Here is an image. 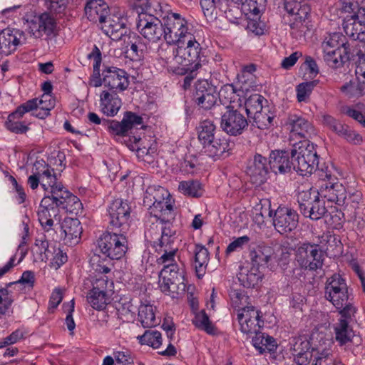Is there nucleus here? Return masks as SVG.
Segmentation results:
<instances>
[{
  "mask_svg": "<svg viewBox=\"0 0 365 365\" xmlns=\"http://www.w3.org/2000/svg\"><path fill=\"white\" fill-rule=\"evenodd\" d=\"M282 252L283 249L277 244H261L250 250V258L253 267L259 269L267 267L269 262H277L279 253Z\"/></svg>",
  "mask_w": 365,
  "mask_h": 365,
  "instance_id": "9d476101",
  "label": "nucleus"
},
{
  "mask_svg": "<svg viewBox=\"0 0 365 365\" xmlns=\"http://www.w3.org/2000/svg\"><path fill=\"white\" fill-rule=\"evenodd\" d=\"M137 27L145 38L153 43L158 41L165 36L163 21L153 15L140 16Z\"/></svg>",
  "mask_w": 365,
  "mask_h": 365,
  "instance_id": "f8f14e48",
  "label": "nucleus"
},
{
  "mask_svg": "<svg viewBox=\"0 0 365 365\" xmlns=\"http://www.w3.org/2000/svg\"><path fill=\"white\" fill-rule=\"evenodd\" d=\"M345 199L344 204L339 205V206H344V209H349L351 211L352 210H356L358 207V205L361 200V193L360 192H354L353 193H349V195L346 194V191L345 190Z\"/></svg>",
  "mask_w": 365,
  "mask_h": 365,
  "instance_id": "680f3d73",
  "label": "nucleus"
},
{
  "mask_svg": "<svg viewBox=\"0 0 365 365\" xmlns=\"http://www.w3.org/2000/svg\"><path fill=\"white\" fill-rule=\"evenodd\" d=\"M110 222L108 229L112 231L127 232L129 230L130 207L126 202L116 199L108 208Z\"/></svg>",
  "mask_w": 365,
  "mask_h": 365,
  "instance_id": "1a4fd4ad",
  "label": "nucleus"
},
{
  "mask_svg": "<svg viewBox=\"0 0 365 365\" xmlns=\"http://www.w3.org/2000/svg\"><path fill=\"white\" fill-rule=\"evenodd\" d=\"M178 190L183 195L193 197H199L202 195L201 184L196 180L180 182Z\"/></svg>",
  "mask_w": 365,
  "mask_h": 365,
  "instance_id": "a18cd8bd",
  "label": "nucleus"
},
{
  "mask_svg": "<svg viewBox=\"0 0 365 365\" xmlns=\"http://www.w3.org/2000/svg\"><path fill=\"white\" fill-rule=\"evenodd\" d=\"M319 195L329 202H335L336 205H344L345 199V187L339 182H325L321 185Z\"/></svg>",
  "mask_w": 365,
  "mask_h": 365,
  "instance_id": "b1692460",
  "label": "nucleus"
},
{
  "mask_svg": "<svg viewBox=\"0 0 365 365\" xmlns=\"http://www.w3.org/2000/svg\"><path fill=\"white\" fill-rule=\"evenodd\" d=\"M36 106L34 101H27L26 103L20 105L15 111L9 115L6 121V128L11 133L16 134H24L29 130V127L25 122L19 121L23 115L29 113Z\"/></svg>",
  "mask_w": 365,
  "mask_h": 365,
  "instance_id": "aec40b11",
  "label": "nucleus"
},
{
  "mask_svg": "<svg viewBox=\"0 0 365 365\" xmlns=\"http://www.w3.org/2000/svg\"><path fill=\"white\" fill-rule=\"evenodd\" d=\"M324 122L332 131L341 138L349 128L348 125L343 124L330 115L324 116Z\"/></svg>",
  "mask_w": 365,
  "mask_h": 365,
  "instance_id": "13d9d810",
  "label": "nucleus"
},
{
  "mask_svg": "<svg viewBox=\"0 0 365 365\" xmlns=\"http://www.w3.org/2000/svg\"><path fill=\"white\" fill-rule=\"evenodd\" d=\"M284 8L292 17L290 20V28L298 31L301 35H305L310 29L307 20L311 8L307 0H284Z\"/></svg>",
  "mask_w": 365,
  "mask_h": 365,
  "instance_id": "39448f33",
  "label": "nucleus"
},
{
  "mask_svg": "<svg viewBox=\"0 0 365 365\" xmlns=\"http://www.w3.org/2000/svg\"><path fill=\"white\" fill-rule=\"evenodd\" d=\"M230 296L234 306L239 308L238 310L242 309L240 306L244 305L248 299V297L243 292L237 289L232 291Z\"/></svg>",
  "mask_w": 365,
  "mask_h": 365,
  "instance_id": "69168bd1",
  "label": "nucleus"
},
{
  "mask_svg": "<svg viewBox=\"0 0 365 365\" xmlns=\"http://www.w3.org/2000/svg\"><path fill=\"white\" fill-rule=\"evenodd\" d=\"M345 34L354 40L365 41V24L351 15L346 16L343 22Z\"/></svg>",
  "mask_w": 365,
  "mask_h": 365,
  "instance_id": "7c9ffc66",
  "label": "nucleus"
},
{
  "mask_svg": "<svg viewBox=\"0 0 365 365\" xmlns=\"http://www.w3.org/2000/svg\"><path fill=\"white\" fill-rule=\"evenodd\" d=\"M127 232L118 231H107L98 240V246L101 252L112 259L122 258L128 250Z\"/></svg>",
  "mask_w": 365,
  "mask_h": 365,
  "instance_id": "7ed1b4c3",
  "label": "nucleus"
},
{
  "mask_svg": "<svg viewBox=\"0 0 365 365\" xmlns=\"http://www.w3.org/2000/svg\"><path fill=\"white\" fill-rule=\"evenodd\" d=\"M194 267L199 278L204 276L209 262V252L202 245H196L194 250Z\"/></svg>",
  "mask_w": 365,
  "mask_h": 365,
  "instance_id": "c9c22d12",
  "label": "nucleus"
},
{
  "mask_svg": "<svg viewBox=\"0 0 365 365\" xmlns=\"http://www.w3.org/2000/svg\"><path fill=\"white\" fill-rule=\"evenodd\" d=\"M250 118H252L255 125L259 129L267 128L272 123L273 118L267 115V113L263 111H259L257 114L253 115Z\"/></svg>",
  "mask_w": 365,
  "mask_h": 365,
  "instance_id": "bf43d9fd",
  "label": "nucleus"
},
{
  "mask_svg": "<svg viewBox=\"0 0 365 365\" xmlns=\"http://www.w3.org/2000/svg\"><path fill=\"white\" fill-rule=\"evenodd\" d=\"M34 168L36 170L40 171L41 179L46 178V180H50L48 185H51V183H54L55 180H56L54 170L51 169L48 165L46 164L44 161H36L34 163Z\"/></svg>",
  "mask_w": 365,
  "mask_h": 365,
  "instance_id": "4d7b16f0",
  "label": "nucleus"
},
{
  "mask_svg": "<svg viewBox=\"0 0 365 365\" xmlns=\"http://www.w3.org/2000/svg\"><path fill=\"white\" fill-rule=\"evenodd\" d=\"M192 323L196 327L205 331L208 334L213 333V327L205 310H202L195 314Z\"/></svg>",
  "mask_w": 365,
  "mask_h": 365,
  "instance_id": "5fc2aeb1",
  "label": "nucleus"
},
{
  "mask_svg": "<svg viewBox=\"0 0 365 365\" xmlns=\"http://www.w3.org/2000/svg\"><path fill=\"white\" fill-rule=\"evenodd\" d=\"M113 354L118 364L122 365H133V358L128 350L115 351Z\"/></svg>",
  "mask_w": 365,
  "mask_h": 365,
  "instance_id": "338daca9",
  "label": "nucleus"
},
{
  "mask_svg": "<svg viewBox=\"0 0 365 365\" xmlns=\"http://www.w3.org/2000/svg\"><path fill=\"white\" fill-rule=\"evenodd\" d=\"M323 53H329L343 52L344 48L351 51V43L346 41V37L341 33L335 32L326 36L321 45Z\"/></svg>",
  "mask_w": 365,
  "mask_h": 365,
  "instance_id": "393cba45",
  "label": "nucleus"
},
{
  "mask_svg": "<svg viewBox=\"0 0 365 365\" xmlns=\"http://www.w3.org/2000/svg\"><path fill=\"white\" fill-rule=\"evenodd\" d=\"M252 87L251 85H242L237 83L236 86L233 84L224 85L218 93L219 98L224 99L230 103L235 102V97L240 96V94L237 93L247 92L250 88Z\"/></svg>",
  "mask_w": 365,
  "mask_h": 365,
  "instance_id": "e433bc0d",
  "label": "nucleus"
},
{
  "mask_svg": "<svg viewBox=\"0 0 365 365\" xmlns=\"http://www.w3.org/2000/svg\"><path fill=\"white\" fill-rule=\"evenodd\" d=\"M317 83V81H312L299 83L296 88L297 101L307 103Z\"/></svg>",
  "mask_w": 365,
  "mask_h": 365,
  "instance_id": "09e8293b",
  "label": "nucleus"
},
{
  "mask_svg": "<svg viewBox=\"0 0 365 365\" xmlns=\"http://www.w3.org/2000/svg\"><path fill=\"white\" fill-rule=\"evenodd\" d=\"M216 127L212 121L205 120L200 123L197 127L198 139L200 143L205 145L215 137Z\"/></svg>",
  "mask_w": 365,
  "mask_h": 365,
  "instance_id": "a19ab883",
  "label": "nucleus"
},
{
  "mask_svg": "<svg viewBox=\"0 0 365 365\" xmlns=\"http://www.w3.org/2000/svg\"><path fill=\"white\" fill-rule=\"evenodd\" d=\"M130 5L138 14L139 18L140 16L150 15L148 14L150 8L149 0H131Z\"/></svg>",
  "mask_w": 365,
  "mask_h": 365,
  "instance_id": "e2e57ef3",
  "label": "nucleus"
},
{
  "mask_svg": "<svg viewBox=\"0 0 365 365\" xmlns=\"http://www.w3.org/2000/svg\"><path fill=\"white\" fill-rule=\"evenodd\" d=\"M269 170L270 169L267 158L260 154H256L249 163L247 173L253 183L261 185L267 180Z\"/></svg>",
  "mask_w": 365,
  "mask_h": 365,
  "instance_id": "4be33fe9",
  "label": "nucleus"
},
{
  "mask_svg": "<svg viewBox=\"0 0 365 365\" xmlns=\"http://www.w3.org/2000/svg\"><path fill=\"white\" fill-rule=\"evenodd\" d=\"M138 321L145 328L153 327L158 324L153 305L150 304H141L140 305L138 308Z\"/></svg>",
  "mask_w": 365,
  "mask_h": 365,
  "instance_id": "4c0bfd02",
  "label": "nucleus"
},
{
  "mask_svg": "<svg viewBox=\"0 0 365 365\" xmlns=\"http://www.w3.org/2000/svg\"><path fill=\"white\" fill-rule=\"evenodd\" d=\"M321 196H318V199L314 202L311 209L308 212L307 216L312 220H318L322 218L327 213V210L325 206V202L323 199H321Z\"/></svg>",
  "mask_w": 365,
  "mask_h": 365,
  "instance_id": "603ef678",
  "label": "nucleus"
},
{
  "mask_svg": "<svg viewBox=\"0 0 365 365\" xmlns=\"http://www.w3.org/2000/svg\"><path fill=\"white\" fill-rule=\"evenodd\" d=\"M13 301L12 296L7 288L0 289V314H5L7 312Z\"/></svg>",
  "mask_w": 365,
  "mask_h": 365,
  "instance_id": "052dcab7",
  "label": "nucleus"
},
{
  "mask_svg": "<svg viewBox=\"0 0 365 365\" xmlns=\"http://www.w3.org/2000/svg\"><path fill=\"white\" fill-rule=\"evenodd\" d=\"M288 125L290 127L291 138H301L309 140L317 135L314 126L307 119L296 114L290 115L288 118Z\"/></svg>",
  "mask_w": 365,
  "mask_h": 365,
  "instance_id": "6ab92c4d",
  "label": "nucleus"
},
{
  "mask_svg": "<svg viewBox=\"0 0 365 365\" xmlns=\"http://www.w3.org/2000/svg\"><path fill=\"white\" fill-rule=\"evenodd\" d=\"M91 306L97 310H103L109 302L108 294H102L96 292L91 291L87 297Z\"/></svg>",
  "mask_w": 365,
  "mask_h": 365,
  "instance_id": "864d4df0",
  "label": "nucleus"
},
{
  "mask_svg": "<svg viewBox=\"0 0 365 365\" xmlns=\"http://www.w3.org/2000/svg\"><path fill=\"white\" fill-rule=\"evenodd\" d=\"M163 21L166 45L178 46L182 41H185L186 36L192 35L188 32L187 21L178 13L168 12V14L163 17Z\"/></svg>",
  "mask_w": 365,
  "mask_h": 365,
  "instance_id": "20e7f679",
  "label": "nucleus"
},
{
  "mask_svg": "<svg viewBox=\"0 0 365 365\" xmlns=\"http://www.w3.org/2000/svg\"><path fill=\"white\" fill-rule=\"evenodd\" d=\"M104 87L108 88L109 92L125 91L129 86L127 73L120 68L114 66H106L102 71Z\"/></svg>",
  "mask_w": 365,
  "mask_h": 365,
  "instance_id": "2eb2a0df",
  "label": "nucleus"
},
{
  "mask_svg": "<svg viewBox=\"0 0 365 365\" xmlns=\"http://www.w3.org/2000/svg\"><path fill=\"white\" fill-rule=\"evenodd\" d=\"M349 324V322L346 319H339V322L335 324V338L340 345L351 341L354 336V331Z\"/></svg>",
  "mask_w": 365,
  "mask_h": 365,
  "instance_id": "58836bf2",
  "label": "nucleus"
},
{
  "mask_svg": "<svg viewBox=\"0 0 365 365\" xmlns=\"http://www.w3.org/2000/svg\"><path fill=\"white\" fill-rule=\"evenodd\" d=\"M103 32L110 38H119L123 35L122 31L125 28V24L120 17L115 15L105 17L103 21H98Z\"/></svg>",
  "mask_w": 365,
  "mask_h": 365,
  "instance_id": "2f4dec72",
  "label": "nucleus"
},
{
  "mask_svg": "<svg viewBox=\"0 0 365 365\" xmlns=\"http://www.w3.org/2000/svg\"><path fill=\"white\" fill-rule=\"evenodd\" d=\"M202 48L200 43L192 34L186 36L185 41L176 47L170 45H161L159 56L165 60L168 71L178 75H185L189 66H193L194 70L201 67Z\"/></svg>",
  "mask_w": 365,
  "mask_h": 365,
  "instance_id": "f257e3e1",
  "label": "nucleus"
},
{
  "mask_svg": "<svg viewBox=\"0 0 365 365\" xmlns=\"http://www.w3.org/2000/svg\"><path fill=\"white\" fill-rule=\"evenodd\" d=\"M255 334V336L252 338V344L259 354H262L266 351L272 353L276 351L277 345L272 336L259 331Z\"/></svg>",
  "mask_w": 365,
  "mask_h": 365,
  "instance_id": "72a5a7b5",
  "label": "nucleus"
},
{
  "mask_svg": "<svg viewBox=\"0 0 365 365\" xmlns=\"http://www.w3.org/2000/svg\"><path fill=\"white\" fill-rule=\"evenodd\" d=\"M125 54L132 61H139L144 54L146 46L142 38L135 33L130 34L125 41Z\"/></svg>",
  "mask_w": 365,
  "mask_h": 365,
  "instance_id": "c85d7f7f",
  "label": "nucleus"
},
{
  "mask_svg": "<svg viewBox=\"0 0 365 365\" xmlns=\"http://www.w3.org/2000/svg\"><path fill=\"white\" fill-rule=\"evenodd\" d=\"M83 227L78 218L70 217V246L78 245L81 238Z\"/></svg>",
  "mask_w": 365,
  "mask_h": 365,
  "instance_id": "6e6d98bb",
  "label": "nucleus"
},
{
  "mask_svg": "<svg viewBox=\"0 0 365 365\" xmlns=\"http://www.w3.org/2000/svg\"><path fill=\"white\" fill-rule=\"evenodd\" d=\"M88 58L94 61L93 72L88 81L89 86L93 87L104 86L103 76L101 78L100 73V66L102 60L101 52L96 45L93 46L92 51L88 55Z\"/></svg>",
  "mask_w": 365,
  "mask_h": 365,
  "instance_id": "473e14b6",
  "label": "nucleus"
},
{
  "mask_svg": "<svg viewBox=\"0 0 365 365\" xmlns=\"http://www.w3.org/2000/svg\"><path fill=\"white\" fill-rule=\"evenodd\" d=\"M260 312L254 307H245L238 310L237 319L240 331L246 334H251L259 331L264 322L260 319Z\"/></svg>",
  "mask_w": 365,
  "mask_h": 365,
  "instance_id": "f3484780",
  "label": "nucleus"
},
{
  "mask_svg": "<svg viewBox=\"0 0 365 365\" xmlns=\"http://www.w3.org/2000/svg\"><path fill=\"white\" fill-rule=\"evenodd\" d=\"M84 10L87 19L94 23L103 21L110 13V8L104 0H88Z\"/></svg>",
  "mask_w": 365,
  "mask_h": 365,
  "instance_id": "bb28decb",
  "label": "nucleus"
},
{
  "mask_svg": "<svg viewBox=\"0 0 365 365\" xmlns=\"http://www.w3.org/2000/svg\"><path fill=\"white\" fill-rule=\"evenodd\" d=\"M150 196H153V202L150 207L151 213L160 220L162 222H169L174 218L173 205L171 202L170 193L164 187L159 186L155 189L152 193L148 192Z\"/></svg>",
  "mask_w": 365,
  "mask_h": 365,
  "instance_id": "0eeeda50",
  "label": "nucleus"
},
{
  "mask_svg": "<svg viewBox=\"0 0 365 365\" xmlns=\"http://www.w3.org/2000/svg\"><path fill=\"white\" fill-rule=\"evenodd\" d=\"M357 81H350L341 87V91L348 98H359L365 95V81L356 76Z\"/></svg>",
  "mask_w": 365,
  "mask_h": 365,
  "instance_id": "ea45409f",
  "label": "nucleus"
},
{
  "mask_svg": "<svg viewBox=\"0 0 365 365\" xmlns=\"http://www.w3.org/2000/svg\"><path fill=\"white\" fill-rule=\"evenodd\" d=\"M220 126L227 134L233 136L240 135L248 126L247 118L237 110L229 107L221 116Z\"/></svg>",
  "mask_w": 365,
  "mask_h": 365,
  "instance_id": "4468645a",
  "label": "nucleus"
},
{
  "mask_svg": "<svg viewBox=\"0 0 365 365\" xmlns=\"http://www.w3.org/2000/svg\"><path fill=\"white\" fill-rule=\"evenodd\" d=\"M200 5L205 16L210 20L216 19L217 8L223 11L222 0H201Z\"/></svg>",
  "mask_w": 365,
  "mask_h": 365,
  "instance_id": "de8ad7c7",
  "label": "nucleus"
},
{
  "mask_svg": "<svg viewBox=\"0 0 365 365\" xmlns=\"http://www.w3.org/2000/svg\"><path fill=\"white\" fill-rule=\"evenodd\" d=\"M296 259L302 268L314 271L322 268L324 255L319 245L307 242L297 248Z\"/></svg>",
  "mask_w": 365,
  "mask_h": 365,
  "instance_id": "423d86ee",
  "label": "nucleus"
},
{
  "mask_svg": "<svg viewBox=\"0 0 365 365\" xmlns=\"http://www.w3.org/2000/svg\"><path fill=\"white\" fill-rule=\"evenodd\" d=\"M102 112L108 116H114L121 107L122 103L117 93L103 91L100 96Z\"/></svg>",
  "mask_w": 365,
  "mask_h": 365,
  "instance_id": "c756f323",
  "label": "nucleus"
},
{
  "mask_svg": "<svg viewBox=\"0 0 365 365\" xmlns=\"http://www.w3.org/2000/svg\"><path fill=\"white\" fill-rule=\"evenodd\" d=\"M24 32L18 29H6L0 32V53L9 55L16 51L21 42Z\"/></svg>",
  "mask_w": 365,
  "mask_h": 365,
  "instance_id": "5701e85b",
  "label": "nucleus"
},
{
  "mask_svg": "<svg viewBox=\"0 0 365 365\" xmlns=\"http://www.w3.org/2000/svg\"><path fill=\"white\" fill-rule=\"evenodd\" d=\"M325 298L336 309H341L349 300L348 287L345 279L339 274L329 277L325 286Z\"/></svg>",
  "mask_w": 365,
  "mask_h": 365,
  "instance_id": "6e6552de",
  "label": "nucleus"
},
{
  "mask_svg": "<svg viewBox=\"0 0 365 365\" xmlns=\"http://www.w3.org/2000/svg\"><path fill=\"white\" fill-rule=\"evenodd\" d=\"M51 14L44 12L39 15L38 25L42 35L50 36L56 26L54 19L51 16Z\"/></svg>",
  "mask_w": 365,
  "mask_h": 365,
  "instance_id": "3c124183",
  "label": "nucleus"
},
{
  "mask_svg": "<svg viewBox=\"0 0 365 365\" xmlns=\"http://www.w3.org/2000/svg\"><path fill=\"white\" fill-rule=\"evenodd\" d=\"M290 154L292 169L299 175L307 176L317 170L319 157L314 144L309 140H302L295 143Z\"/></svg>",
  "mask_w": 365,
  "mask_h": 365,
  "instance_id": "f03ea898",
  "label": "nucleus"
},
{
  "mask_svg": "<svg viewBox=\"0 0 365 365\" xmlns=\"http://www.w3.org/2000/svg\"><path fill=\"white\" fill-rule=\"evenodd\" d=\"M299 215L294 210L279 206L274 212L273 225L280 234L290 232L298 225Z\"/></svg>",
  "mask_w": 365,
  "mask_h": 365,
  "instance_id": "ddd939ff",
  "label": "nucleus"
},
{
  "mask_svg": "<svg viewBox=\"0 0 365 365\" xmlns=\"http://www.w3.org/2000/svg\"><path fill=\"white\" fill-rule=\"evenodd\" d=\"M141 344L148 345L154 349H158L162 344L161 333L155 330H147L145 333L138 336Z\"/></svg>",
  "mask_w": 365,
  "mask_h": 365,
  "instance_id": "49530a36",
  "label": "nucleus"
},
{
  "mask_svg": "<svg viewBox=\"0 0 365 365\" xmlns=\"http://www.w3.org/2000/svg\"><path fill=\"white\" fill-rule=\"evenodd\" d=\"M318 190L310 188L306 190H301L297 194V202L301 213L305 217L307 216L311 206L318 199Z\"/></svg>",
  "mask_w": 365,
  "mask_h": 365,
  "instance_id": "f704fd0d",
  "label": "nucleus"
},
{
  "mask_svg": "<svg viewBox=\"0 0 365 365\" xmlns=\"http://www.w3.org/2000/svg\"><path fill=\"white\" fill-rule=\"evenodd\" d=\"M233 147L234 143L229 142L227 139L214 137L213 140L203 145V150L209 157L219 158L225 153L229 155Z\"/></svg>",
  "mask_w": 365,
  "mask_h": 365,
  "instance_id": "cd10ccee",
  "label": "nucleus"
},
{
  "mask_svg": "<svg viewBox=\"0 0 365 365\" xmlns=\"http://www.w3.org/2000/svg\"><path fill=\"white\" fill-rule=\"evenodd\" d=\"M217 95L215 88L207 81H199L195 86V93L193 101L200 108L205 110H215L220 106L215 107Z\"/></svg>",
  "mask_w": 365,
  "mask_h": 365,
  "instance_id": "dca6fc26",
  "label": "nucleus"
},
{
  "mask_svg": "<svg viewBox=\"0 0 365 365\" xmlns=\"http://www.w3.org/2000/svg\"><path fill=\"white\" fill-rule=\"evenodd\" d=\"M141 124H143V118L130 111L125 113L121 122L113 120H103V126L107 128L111 134L121 136H125L128 130Z\"/></svg>",
  "mask_w": 365,
  "mask_h": 365,
  "instance_id": "a211bd4d",
  "label": "nucleus"
},
{
  "mask_svg": "<svg viewBox=\"0 0 365 365\" xmlns=\"http://www.w3.org/2000/svg\"><path fill=\"white\" fill-rule=\"evenodd\" d=\"M55 197H50V196H45L41 203L38 210V221L41 226L46 230H49L53 224V217H56L57 212L59 209H63L66 212L67 202L60 201Z\"/></svg>",
  "mask_w": 365,
  "mask_h": 365,
  "instance_id": "9b49d317",
  "label": "nucleus"
},
{
  "mask_svg": "<svg viewBox=\"0 0 365 365\" xmlns=\"http://www.w3.org/2000/svg\"><path fill=\"white\" fill-rule=\"evenodd\" d=\"M348 48H345L344 51L333 52L329 53L327 56V53H323V59L324 62L332 68H338L342 67L345 62L350 59V54L351 51H348Z\"/></svg>",
  "mask_w": 365,
  "mask_h": 365,
  "instance_id": "79ce46f5",
  "label": "nucleus"
},
{
  "mask_svg": "<svg viewBox=\"0 0 365 365\" xmlns=\"http://www.w3.org/2000/svg\"><path fill=\"white\" fill-rule=\"evenodd\" d=\"M63 299V293L60 289H55L52 292L50 299L48 310L49 312H53L54 309L61 302Z\"/></svg>",
  "mask_w": 365,
  "mask_h": 365,
  "instance_id": "774afa93",
  "label": "nucleus"
},
{
  "mask_svg": "<svg viewBox=\"0 0 365 365\" xmlns=\"http://www.w3.org/2000/svg\"><path fill=\"white\" fill-rule=\"evenodd\" d=\"M250 241V238L247 236L244 235L240 237H237L234 241L230 242L229 245L227 247L226 252L227 254H230L232 252H235L239 249H242L244 245L249 243Z\"/></svg>",
  "mask_w": 365,
  "mask_h": 365,
  "instance_id": "0e129e2a",
  "label": "nucleus"
},
{
  "mask_svg": "<svg viewBox=\"0 0 365 365\" xmlns=\"http://www.w3.org/2000/svg\"><path fill=\"white\" fill-rule=\"evenodd\" d=\"M44 6L48 12L59 18L66 14L68 8V0H43Z\"/></svg>",
  "mask_w": 365,
  "mask_h": 365,
  "instance_id": "c03bdc74",
  "label": "nucleus"
},
{
  "mask_svg": "<svg viewBox=\"0 0 365 365\" xmlns=\"http://www.w3.org/2000/svg\"><path fill=\"white\" fill-rule=\"evenodd\" d=\"M178 249H170L168 250H156L159 254L162 253V255L157 259L158 264L163 265V269L168 268L169 269H179L178 264L175 263V256Z\"/></svg>",
  "mask_w": 365,
  "mask_h": 365,
  "instance_id": "37998d69",
  "label": "nucleus"
},
{
  "mask_svg": "<svg viewBox=\"0 0 365 365\" xmlns=\"http://www.w3.org/2000/svg\"><path fill=\"white\" fill-rule=\"evenodd\" d=\"M264 100L263 96L259 94H254L250 96L245 101V109L248 117H251L255 114H257L259 111H262L263 109L262 101Z\"/></svg>",
  "mask_w": 365,
  "mask_h": 365,
  "instance_id": "8fccbe9b",
  "label": "nucleus"
},
{
  "mask_svg": "<svg viewBox=\"0 0 365 365\" xmlns=\"http://www.w3.org/2000/svg\"><path fill=\"white\" fill-rule=\"evenodd\" d=\"M181 279L179 269H163L159 274V287L163 293L175 297V294L178 292L179 286L185 287Z\"/></svg>",
  "mask_w": 365,
  "mask_h": 365,
  "instance_id": "412c9836",
  "label": "nucleus"
},
{
  "mask_svg": "<svg viewBox=\"0 0 365 365\" xmlns=\"http://www.w3.org/2000/svg\"><path fill=\"white\" fill-rule=\"evenodd\" d=\"M269 169L275 174H285L292 169V160L287 151L273 150L269 155Z\"/></svg>",
  "mask_w": 365,
  "mask_h": 365,
  "instance_id": "a878e982",
  "label": "nucleus"
}]
</instances>
